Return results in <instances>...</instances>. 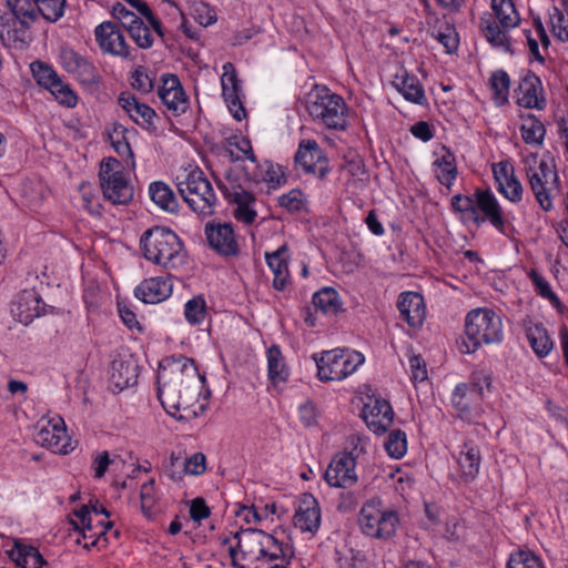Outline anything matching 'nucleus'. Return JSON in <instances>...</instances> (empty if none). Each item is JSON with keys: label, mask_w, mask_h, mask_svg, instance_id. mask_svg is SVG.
I'll return each mask as SVG.
<instances>
[{"label": "nucleus", "mask_w": 568, "mask_h": 568, "mask_svg": "<svg viewBox=\"0 0 568 568\" xmlns=\"http://www.w3.org/2000/svg\"><path fill=\"white\" fill-rule=\"evenodd\" d=\"M204 382L201 377L194 361L184 358L182 366L178 372H170V376L160 374L158 377V397L164 409L176 417L185 419L189 416H176V412L183 410L192 417H196L197 413L193 409V405L197 403L199 386L197 379Z\"/></svg>", "instance_id": "1"}, {"label": "nucleus", "mask_w": 568, "mask_h": 568, "mask_svg": "<svg viewBox=\"0 0 568 568\" xmlns=\"http://www.w3.org/2000/svg\"><path fill=\"white\" fill-rule=\"evenodd\" d=\"M140 246L148 261L165 268H176L185 262L183 244L169 229L156 226L146 230L140 239Z\"/></svg>", "instance_id": "2"}, {"label": "nucleus", "mask_w": 568, "mask_h": 568, "mask_svg": "<svg viewBox=\"0 0 568 568\" xmlns=\"http://www.w3.org/2000/svg\"><path fill=\"white\" fill-rule=\"evenodd\" d=\"M236 545L229 548L234 565H237L239 555L245 560H275L285 556L282 544L270 534L261 529H241L234 534Z\"/></svg>", "instance_id": "3"}, {"label": "nucleus", "mask_w": 568, "mask_h": 568, "mask_svg": "<svg viewBox=\"0 0 568 568\" xmlns=\"http://www.w3.org/2000/svg\"><path fill=\"white\" fill-rule=\"evenodd\" d=\"M306 109L308 114L328 129L346 128V105L342 97L332 93L324 85H315L307 94Z\"/></svg>", "instance_id": "4"}, {"label": "nucleus", "mask_w": 568, "mask_h": 568, "mask_svg": "<svg viewBox=\"0 0 568 568\" xmlns=\"http://www.w3.org/2000/svg\"><path fill=\"white\" fill-rule=\"evenodd\" d=\"M465 334L466 353L476 352L481 344L499 343L503 338L501 318L489 308L473 310L466 316Z\"/></svg>", "instance_id": "5"}, {"label": "nucleus", "mask_w": 568, "mask_h": 568, "mask_svg": "<svg viewBox=\"0 0 568 568\" xmlns=\"http://www.w3.org/2000/svg\"><path fill=\"white\" fill-rule=\"evenodd\" d=\"M124 166L115 158L103 159L99 180L105 200L114 205H126L133 199V187L123 175Z\"/></svg>", "instance_id": "6"}, {"label": "nucleus", "mask_w": 568, "mask_h": 568, "mask_svg": "<svg viewBox=\"0 0 568 568\" xmlns=\"http://www.w3.org/2000/svg\"><path fill=\"white\" fill-rule=\"evenodd\" d=\"M317 366V375L321 381H342L353 374L364 362V356L358 352L347 349L325 351L320 357L314 355Z\"/></svg>", "instance_id": "7"}, {"label": "nucleus", "mask_w": 568, "mask_h": 568, "mask_svg": "<svg viewBox=\"0 0 568 568\" xmlns=\"http://www.w3.org/2000/svg\"><path fill=\"white\" fill-rule=\"evenodd\" d=\"M178 190L194 212L203 215L213 213L216 195L212 184L201 170L191 171L184 181L178 183Z\"/></svg>", "instance_id": "8"}, {"label": "nucleus", "mask_w": 568, "mask_h": 568, "mask_svg": "<svg viewBox=\"0 0 568 568\" xmlns=\"http://www.w3.org/2000/svg\"><path fill=\"white\" fill-rule=\"evenodd\" d=\"M530 189L540 207L548 212L552 209L551 191L558 189V174L551 162L541 160L536 170L528 169L527 172Z\"/></svg>", "instance_id": "9"}, {"label": "nucleus", "mask_w": 568, "mask_h": 568, "mask_svg": "<svg viewBox=\"0 0 568 568\" xmlns=\"http://www.w3.org/2000/svg\"><path fill=\"white\" fill-rule=\"evenodd\" d=\"M294 160L305 173H312L321 180L328 172V161L315 140H302Z\"/></svg>", "instance_id": "10"}, {"label": "nucleus", "mask_w": 568, "mask_h": 568, "mask_svg": "<svg viewBox=\"0 0 568 568\" xmlns=\"http://www.w3.org/2000/svg\"><path fill=\"white\" fill-rule=\"evenodd\" d=\"M355 465L352 453L337 454L324 474L326 483L332 487H352L357 481Z\"/></svg>", "instance_id": "11"}, {"label": "nucleus", "mask_w": 568, "mask_h": 568, "mask_svg": "<svg viewBox=\"0 0 568 568\" xmlns=\"http://www.w3.org/2000/svg\"><path fill=\"white\" fill-rule=\"evenodd\" d=\"M209 245L223 256H234L239 253L234 230L231 223L209 222L205 225Z\"/></svg>", "instance_id": "12"}, {"label": "nucleus", "mask_w": 568, "mask_h": 568, "mask_svg": "<svg viewBox=\"0 0 568 568\" xmlns=\"http://www.w3.org/2000/svg\"><path fill=\"white\" fill-rule=\"evenodd\" d=\"M94 34L103 52L121 58L130 57V48L115 22H102L95 28Z\"/></svg>", "instance_id": "13"}, {"label": "nucleus", "mask_w": 568, "mask_h": 568, "mask_svg": "<svg viewBox=\"0 0 568 568\" xmlns=\"http://www.w3.org/2000/svg\"><path fill=\"white\" fill-rule=\"evenodd\" d=\"M158 95L174 115L184 113L189 108L187 97L175 74L162 77V85L158 90Z\"/></svg>", "instance_id": "14"}, {"label": "nucleus", "mask_w": 568, "mask_h": 568, "mask_svg": "<svg viewBox=\"0 0 568 568\" xmlns=\"http://www.w3.org/2000/svg\"><path fill=\"white\" fill-rule=\"evenodd\" d=\"M362 417L371 430L384 434L393 424L394 412L386 399L374 398L364 405Z\"/></svg>", "instance_id": "15"}, {"label": "nucleus", "mask_w": 568, "mask_h": 568, "mask_svg": "<svg viewBox=\"0 0 568 568\" xmlns=\"http://www.w3.org/2000/svg\"><path fill=\"white\" fill-rule=\"evenodd\" d=\"M224 73L222 75L223 98L233 116L241 121L245 116V109L240 99L241 87L236 72L232 63L227 62L223 65Z\"/></svg>", "instance_id": "16"}, {"label": "nucleus", "mask_w": 568, "mask_h": 568, "mask_svg": "<svg viewBox=\"0 0 568 568\" xmlns=\"http://www.w3.org/2000/svg\"><path fill=\"white\" fill-rule=\"evenodd\" d=\"M220 190L224 196L236 204L234 216L237 221L245 224H252L256 217V211L251 207L255 197L252 193L244 190L241 185H231L230 187L224 184H219Z\"/></svg>", "instance_id": "17"}, {"label": "nucleus", "mask_w": 568, "mask_h": 568, "mask_svg": "<svg viewBox=\"0 0 568 568\" xmlns=\"http://www.w3.org/2000/svg\"><path fill=\"white\" fill-rule=\"evenodd\" d=\"M494 179L498 191L510 202H519L523 195V186L515 176V170L508 162H498L493 165Z\"/></svg>", "instance_id": "18"}, {"label": "nucleus", "mask_w": 568, "mask_h": 568, "mask_svg": "<svg viewBox=\"0 0 568 568\" xmlns=\"http://www.w3.org/2000/svg\"><path fill=\"white\" fill-rule=\"evenodd\" d=\"M171 277L158 276L146 278L134 290L136 298L146 304H156L166 300L172 294Z\"/></svg>", "instance_id": "19"}, {"label": "nucleus", "mask_w": 568, "mask_h": 568, "mask_svg": "<svg viewBox=\"0 0 568 568\" xmlns=\"http://www.w3.org/2000/svg\"><path fill=\"white\" fill-rule=\"evenodd\" d=\"M321 510L317 500L311 494H303L294 515V525L302 531L315 532L320 528Z\"/></svg>", "instance_id": "20"}, {"label": "nucleus", "mask_w": 568, "mask_h": 568, "mask_svg": "<svg viewBox=\"0 0 568 568\" xmlns=\"http://www.w3.org/2000/svg\"><path fill=\"white\" fill-rule=\"evenodd\" d=\"M60 61L64 70L77 77L83 83H92L95 80V68L85 58L70 48H62Z\"/></svg>", "instance_id": "21"}, {"label": "nucleus", "mask_w": 568, "mask_h": 568, "mask_svg": "<svg viewBox=\"0 0 568 568\" xmlns=\"http://www.w3.org/2000/svg\"><path fill=\"white\" fill-rule=\"evenodd\" d=\"M397 308L403 320H405L410 327H419L423 324L426 312L424 298L419 293H402L397 301Z\"/></svg>", "instance_id": "22"}, {"label": "nucleus", "mask_w": 568, "mask_h": 568, "mask_svg": "<svg viewBox=\"0 0 568 568\" xmlns=\"http://www.w3.org/2000/svg\"><path fill=\"white\" fill-rule=\"evenodd\" d=\"M517 91V103L520 106L527 109L536 108L539 110L544 108L545 99L541 95V81L532 72L528 71L527 74L521 79Z\"/></svg>", "instance_id": "23"}, {"label": "nucleus", "mask_w": 568, "mask_h": 568, "mask_svg": "<svg viewBox=\"0 0 568 568\" xmlns=\"http://www.w3.org/2000/svg\"><path fill=\"white\" fill-rule=\"evenodd\" d=\"M34 442L54 453L68 454V439L65 428L59 423L49 422L34 434Z\"/></svg>", "instance_id": "24"}, {"label": "nucleus", "mask_w": 568, "mask_h": 568, "mask_svg": "<svg viewBox=\"0 0 568 568\" xmlns=\"http://www.w3.org/2000/svg\"><path fill=\"white\" fill-rule=\"evenodd\" d=\"M13 315L18 321L28 325L33 318L43 313V303L39 294L34 291H23L12 308Z\"/></svg>", "instance_id": "25"}, {"label": "nucleus", "mask_w": 568, "mask_h": 568, "mask_svg": "<svg viewBox=\"0 0 568 568\" xmlns=\"http://www.w3.org/2000/svg\"><path fill=\"white\" fill-rule=\"evenodd\" d=\"M265 260L274 275L273 287L283 291L290 281L287 245H282L272 253H265Z\"/></svg>", "instance_id": "26"}, {"label": "nucleus", "mask_w": 568, "mask_h": 568, "mask_svg": "<svg viewBox=\"0 0 568 568\" xmlns=\"http://www.w3.org/2000/svg\"><path fill=\"white\" fill-rule=\"evenodd\" d=\"M476 210H480L498 231L504 232L505 220L503 217L501 207L490 191L476 192Z\"/></svg>", "instance_id": "27"}, {"label": "nucleus", "mask_w": 568, "mask_h": 568, "mask_svg": "<svg viewBox=\"0 0 568 568\" xmlns=\"http://www.w3.org/2000/svg\"><path fill=\"white\" fill-rule=\"evenodd\" d=\"M393 84L407 101L419 105H424L427 102L423 85L415 75L403 71L396 74Z\"/></svg>", "instance_id": "28"}, {"label": "nucleus", "mask_w": 568, "mask_h": 568, "mask_svg": "<svg viewBox=\"0 0 568 568\" xmlns=\"http://www.w3.org/2000/svg\"><path fill=\"white\" fill-rule=\"evenodd\" d=\"M526 337L539 358L546 357L554 348V342L541 323L526 325Z\"/></svg>", "instance_id": "29"}, {"label": "nucleus", "mask_w": 568, "mask_h": 568, "mask_svg": "<svg viewBox=\"0 0 568 568\" xmlns=\"http://www.w3.org/2000/svg\"><path fill=\"white\" fill-rule=\"evenodd\" d=\"M8 555L19 568H42L44 564V559L37 548L19 540L14 541V547L8 551Z\"/></svg>", "instance_id": "30"}, {"label": "nucleus", "mask_w": 568, "mask_h": 568, "mask_svg": "<svg viewBox=\"0 0 568 568\" xmlns=\"http://www.w3.org/2000/svg\"><path fill=\"white\" fill-rule=\"evenodd\" d=\"M110 382L118 390L133 386L138 382V366L124 361H113Z\"/></svg>", "instance_id": "31"}, {"label": "nucleus", "mask_w": 568, "mask_h": 568, "mask_svg": "<svg viewBox=\"0 0 568 568\" xmlns=\"http://www.w3.org/2000/svg\"><path fill=\"white\" fill-rule=\"evenodd\" d=\"M480 453L478 447L465 444L458 457L462 476L466 481L474 480L479 473Z\"/></svg>", "instance_id": "32"}, {"label": "nucleus", "mask_w": 568, "mask_h": 568, "mask_svg": "<svg viewBox=\"0 0 568 568\" xmlns=\"http://www.w3.org/2000/svg\"><path fill=\"white\" fill-rule=\"evenodd\" d=\"M480 399L478 393L468 390L465 383L457 385L452 396V403L462 417H468L478 406Z\"/></svg>", "instance_id": "33"}, {"label": "nucleus", "mask_w": 568, "mask_h": 568, "mask_svg": "<svg viewBox=\"0 0 568 568\" xmlns=\"http://www.w3.org/2000/svg\"><path fill=\"white\" fill-rule=\"evenodd\" d=\"M151 200L166 212H176L179 203L172 189L162 181L152 182L149 186Z\"/></svg>", "instance_id": "34"}, {"label": "nucleus", "mask_w": 568, "mask_h": 568, "mask_svg": "<svg viewBox=\"0 0 568 568\" xmlns=\"http://www.w3.org/2000/svg\"><path fill=\"white\" fill-rule=\"evenodd\" d=\"M126 129L121 124H114L112 130L108 133L110 143L114 151L122 158H125V164L130 169L135 168L134 155L131 150L130 143L125 136Z\"/></svg>", "instance_id": "35"}, {"label": "nucleus", "mask_w": 568, "mask_h": 568, "mask_svg": "<svg viewBox=\"0 0 568 568\" xmlns=\"http://www.w3.org/2000/svg\"><path fill=\"white\" fill-rule=\"evenodd\" d=\"M313 304L326 315H336L342 311L338 293L332 287H324L313 296Z\"/></svg>", "instance_id": "36"}, {"label": "nucleus", "mask_w": 568, "mask_h": 568, "mask_svg": "<svg viewBox=\"0 0 568 568\" xmlns=\"http://www.w3.org/2000/svg\"><path fill=\"white\" fill-rule=\"evenodd\" d=\"M6 2L23 28H28L38 18L36 0H6Z\"/></svg>", "instance_id": "37"}, {"label": "nucleus", "mask_w": 568, "mask_h": 568, "mask_svg": "<svg viewBox=\"0 0 568 568\" xmlns=\"http://www.w3.org/2000/svg\"><path fill=\"white\" fill-rule=\"evenodd\" d=\"M480 30L490 44L497 48H505L506 50H509L506 29H500L499 24L493 19L491 16L480 19Z\"/></svg>", "instance_id": "38"}, {"label": "nucleus", "mask_w": 568, "mask_h": 568, "mask_svg": "<svg viewBox=\"0 0 568 568\" xmlns=\"http://www.w3.org/2000/svg\"><path fill=\"white\" fill-rule=\"evenodd\" d=\"M491 8L504 29L514 28L519 22V17L511 0H491Z\"/></svg>", "instance_id": "39"}, {"label": "nucleus", "mask_w": 568, "mask_h": 568, "mask_svg": "<svg viewBox=\"0 0 568 568\" xmlns=\"http://www.w3.org/2000/svg\"><path fill=\"white\" fill-rule=\"evenodd\" d=\"M496 104L503 105L508 101L510 78L504 70L494 72L489 79Z\"/></svg>", "instance_id": "40"}, {"label": "nucleus", "mask_w": 568, "mask_h": 568, "mask_svg": "<svg viewBox=\"0 0 568 568\" xmlns=\"http://www.w3.org/2000/svg\"><path fill=\"white\" fill-rule=\"evenodd\" d=\"M455 158L450 152H446L442 158L435 161L437 165V179L443 184L449 187L457 175V168L455 165Z\"/></svg>", "instance_id": "41"}, {"label": "nucleus", "mask_w": 568, "mask_h": 568, "mask_svg": "<svg viewBox=\"0 0 568 568\" xmlns=\"http://www.w3.org/2000/svg\"><path fill=\"white\" fill-rule=\"evenodd\" d=\"M267 366H268V377L275 381H285L286 379V371L283 361V355L278 346L272 345L267 349Z\"/></svg>", "instance_id": "42"}, {"label": "nucleus", "mask_w": 568, "mask_h": 568, "mask_svg": "<svg viewBox=\"0 0 568 568\" xmlns=\"http://www.w3.org/2000/svg\"><path fill=\"white\" fill-rule=\"evenodd\" d=\"M521 136L528 144H541L545 136V126L535 116H529L520 126Z\"/></svg>", "instance_id": "43"}, {"label": "nucleus", "mask_w": 568, "mask_h": 568, "mask_svg": "<svg viewBox=\"0 0 568 568\" xmlns=\"http://www.w3.org/2000/svg\"><path fill=\"white\" fill-rule=\"evenodd\" d=\"M399 523L398 515L394 510H379L378 514V539H389L392 538L397 529V525Z\"/></svg>", "instance_id": "44"}, {"label": "nucleus", "mask_w": 568, "mask_h": 568, "mask_svg": "<svg viewBox=\"0 0 568 568\" xmlns=\"http://www.w3.org/2000/svg\"><path fill=\"white\" fill-rule=\"evenodd\" d=\"M378 514L379 509L374 506L366 505L362 508L358 523L365 535L377 538Z\"/></svg>", "instance_id": "45"}, {"label": "nucleus", "mask_w": 568, "mask_h": 568, "mask_svg": "<svg viewBox=\"0 0 568 568\" xmlns=\"http://www.w3.org/2000/svg\"><path fill=\"white\" fill-rule=\"evenodd\" d=\"M384 446L390 457L402 458L407 450L406 434L400 429L392 430Z\"/></svg>", "instance_id": "46"}, {"label": "nucleus", "mask_w": 568, "mask_h": 568, "mask_svg": "<svg viewBox=\"0 0 568 568\" xmlns=\"http://www.w3.org/2000/svg\"><path fill=\"white\" fill-rule=\"evenodd\" d=\"M31 71L38 83L49 90L61 80L52 68L40 61L31 63Z\"/></svg>", "instance_id": "47"}, {"label": "nucleus", "mask_w": 568, "mask_h": 568, "mask_svg": "<svg viewBox=\"0 0 568 568\" xmlns=\"http://www.w3.org/2000/svg\"><path fill=\"white\" fill-rule=\"evenodd\" d=\"M65 0H43L37 2L38 16L41 14L47 21H58L64 12Z\"/></svg>", "instance_id": "48"}, {"label": "nucleus", "mask_w": 568, "mask_h": 568, "mask_svg": "<svg viewBox=\"0 0 568 568\" xmlns=\"http://www.w3.org/2000/svg\"><path fill=\"white\" fill-rule=\"evenodd\" d=\"M206 314L205 300L199 295L187 301L184 308V315L189 323L200 324Z\"/></svg>", "instance_id": "49"}, {"label": "nucleus", "mask_w": 568, "mask_h": 568, "mask_svg": "<svg viewBox=\"0 0 568 568\" xmlns=\"http://www.w3.org/2000/svg\"><path fill=\"white\" fill-rule=\"evenodd\" d=\"M434 38L442 43L447 53H453L458 48V34L453 26L446 23L442 26L436 32H433Z\"/></svg>", "instance_id": "50"}, {"label": "nucleus", "mask_w": 568, "mask_h": 568, "mask_svg": "<svg viewBox=\"0 0 568 568\" xmlns=\"http://www.w3.org/2000/svg\"><path fill=\"white\" fill-rule=\"evenodd\" d=\"M507 568H544L541 561L530 551L520 550L510 556Z\"/></svg>", "instance_id": "51"}, {"label": "nucleus", "mask_w": 568, "mask_h": 568, "mask_svg": "<svg viewBox=\"0 0 568 568\" xmlns=\"http://www.w3.org/2000/svg\"><path fill=\"white\" fill-rule=\"evenodd\" d=\"M528 275L540 296L549 300L556 306L560 304L558 296L551 291L549 283L537 271L530 270Z\"/></svg>", "instance_id": "52"}, {"label": "nucleus", "mask_w": 568, "mask_h": 568, "mask_svg": "<svg viewBox=\"0 0 568 568\" xmlns=\"http://www.w3.org/2000/svg\"><path fill=\"white\" fill-rule=\"evenodd\" d=\"M128 32L141 49H149L152 47L153 38L151 31L142 20H139L138 24L131 27V30Z\"/></svg>", "instance_id": "53"}, {"label": "nucleus", "mask_w": 568, "mask_h": 568, "mask_svg": "<svg viewBox=\"0 0 568 568\" xmlns=\"http://www.w3.org/2000/svg\"><path fill=\"white\" fill-rule=\"evenodd\" d=\"M305 197L302 191L297 189L291 190L288 193L278 197V204L288 212H300L303 210Z\"/></svg>", "instance_id": "54"}, {"label": "nucleus", "mask_w": 568, "mask_h": 568, "mask_svg": "<svg viewBox=\"0 0 568 568\" xmlns=\"http://www.w3.org/2000/svg\"><path fill=\"white\" fill-rule=\"evenodd\" d=\"M154 493V479H150L143 484L140 491L141 509L146 517H152L153 508L155 505Z\"/></svg>", "instance_id": "55"}, {"label": "nucleus", "mask_w": 568, "mask_h": 568, "mask_svg": "<svg viewBox=\"0 0 568 568\" xmlns=\"http://www.w3.org/2000/svg\"><path fill=\"white\" fill-rule=\"evenodd\" d=\"M206 469V458L202 453H195L190 458H183L184 475H202Z\"/></svg>", "instance_id": "56"}, {"label": "nucleus", "mask_w": 568, "mask_h": 568, "mask_svg": "<svg viewBox=\"0 0 568 568\" xmlns=\"http://www.w3.org/2000/svg\"><path fill=\"white\" fill-rule=\"evenodd\" d=\"M155 111L144 103H140L139 106H135L133 113L131 114V119L139 125L149 129L153 126V119L155 118Z\"/></svg>", "instance_id": "57"}, {"label": "nucleus", "mask_w": 568, "mask_h": 568, "mask_svg": "<svg viewBox=\"0 0 568 568\" xmlns=\"http://www.w3.org/2000/svg\"><path fill=\"white\" fill-rule=\"evenodd\" d=\"M133 89L149 93L153 89V79L148 74L143 67H138L132 74Z\"/></svg>", "instance_id": "58"}, {"label": "nucleus", "mask_w": 568, "mask_h": 568, "mask_svg": "<svg viewBox=\"0 0 568 568\" xmlns=\"http://www.w3.org/2000/svg\"><path fill=\"white\" fill-rule=\"evenodd\" d=\"M80 530L82 534V538L90 540L89 542L84 544V548L90 549L91 547H95V546L97 547L105 546V542H106L105 530H100L99 532H94L90 520Z\"/></svg>", "instance_id": "59"}, {"label": "nucleus", "mask_w": 568, "mask_h": 568, "mask_svg": "<svg viewBox=\"0 0 568 568\" xmlns=\"http://www.w3.org/2000/svg\"><path fill=\"white\" fill-rule=\"evenodd\" d=\"M50 92L55 97V99L67 106H74L77 104V95L73 91L60 80Z\"/></svg>", "instance_id": "60"}, {"label": "nucleus", "mask_w": 568, "mask_h": 568, "mask_svg": "<svg viewBox=\"0 0 568 568\" xmlns=\"http://www.w3.org/2000/svg\"><path fill=\"white\" fill-rule=\"evenodd\" d=\"M413 382H424L427 379L426 363L419 355H414L409 359Z\"/></svg>", "instance_id": "61"}, {"label": "nucleus", "mask_w": 568, "mask_h": 568, "mask_svg": "<svg viewBox=\"0 0 568 568\" xmlns=\"http://www.w3.org/2000/svg\"><path fill=\"white\" fill-rule=\"evenodd\" d=\"M165 474L174 481L183 478V458L180 455H175L174 453L171 454L170 465L166 467Z\"/></svg>", "instance_id": "62"}, {"label": "nucleus", "mask_w": 568, "mask_h": 568, "mask_svg": "<svg viewBox=\"0 0 568 568\" xmlns=\"http://www.w3.org/2000/svg\"><path fill=\"white\" fill-rule=\"evenodd\" d=\"M556 13L551 17L552 31L561 41H568V26H565L564 14L555 9Z\"/></svg>", "instance_id": "63"}, {"label": "nucleus", "mask_w": 568, "mask_h": 568, "mask_svg": "<svg viewBox=\"0 0 568 568\" xmlns=\"http://www.w3.org/2000/svg\"><path fill=\"white\" fill-rule=\"evenodd\" d=\"M190 516L194 521H201L210 516V508L203 498L199 497L192 500Z\"/></svg>", "instance_id": "64"}]
</instances>
